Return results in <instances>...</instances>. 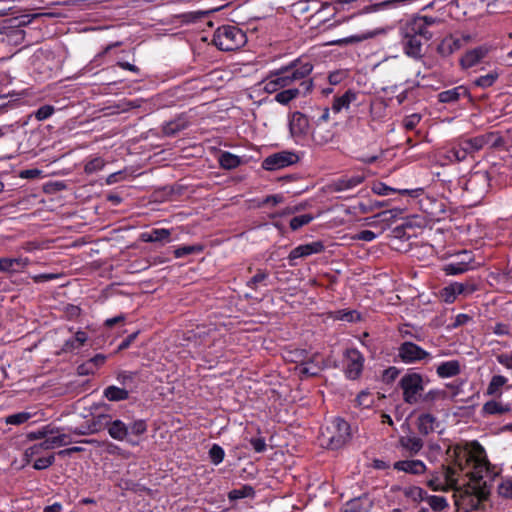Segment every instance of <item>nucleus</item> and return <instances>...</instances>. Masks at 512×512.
<instances>
[{
    "instance_id": "0e129e2a",
    "label": "nucleus",
    "mask_w": 512,
    "mask_h": 512,
    "mask_svg": "<svg viewBox=\"0 0 512 512\" xmlns=\"http://www.w3.org/2000/svg\"><path fill=\"white\" fill-rule=\"evenodd\" d=\"M55 462L54 454H51L47 457L37 458L33 463V468L36 470H44L52 466Z\"/></svg>"
},
{
    "instance_id": "c03bdc74",
    "label": "nucleus",
    "mask_w": 512,
    "mask_h": 512,
    "mask_svg": "<svg viewBox=\"0 0 512 512\" xmlns=\"http://www.w3.org/2000/svg\"><path fill=\"white\" fill-rule=\"evenodd\" d=\"M55 447L56 445L54 444L53 434L48 435L40 443L35 444L31 446L29 449H27L25 455L29 456L38 454L41 450H51Z\"/></svg>"
},
{
    "instance_id": "4d7b16f0",
    "label": "nucleus",
    "mask_w": 512,
    "mask_h": 512,
    "mask_svg": "<svg viewBox=\"0 0 512 512\" xmlns=\"http://www.w3.org/2000/svg\"><path fill=\"white\" fill-rule=\"evenodd\" d=\"M31 417L32 414L29 412H18L7 416L5 418V423L8 425H20L27 422Z\"/></svg>"
},
{
    "instance_id": "1a4fd4ad",
    "label": "nucleus",
    "mask_w": 512,
    "mask_h": 512,
    "mask_svg": "<svg viewBox=\"0 0 512 512\" xmlns=\"http://www.w3.org/2000/svg\"><path fill=\"white\" fill-rule=\"evenodd\" d=\"M323 436L327 439V445L330 449H339L351 438L350 425L343 418H333L330 425L326 427V431L323 432Z\"/></svg>"
},
{
    "instance_id": "b1692460",
    "label": "nucleus",
    "mask_w": 512,
    "mask_h": 512,
    "mask_svg": "<svg viewBox=\"0 0 512 512\" xmlns=\"http://www.w3.org/2000/svg\"><path fill=\"white\" fill-rule=\"evenodd\" d=\"M364 176L360 174L348 176L344 175L331 184V188L335 192L351 190L359 186L364 181Z\"/></svg>"
},
{
    "instance_id": "dca6fc26",
    "label": "nucleus",
    "mask_w": 512,
    "mask_h": 512,
    "mask_svg": "<svg viewBox=\"0 0 512 512\" xmlns=\"http://www.w3.org/2000/svg\"><path fill=\"white\" fill-rule=\"evenodd\" d=\"M313 89V81H305L299 87H289L277 91L274 100L281 105H288L300 95L306 96Z\"/></svg>"
},
{
    "instance_id": "052dcab7",
    "label": "nucleus",
    "mask_w": 512,
    "mask_h": 512,
    "mask_svg": "<svg viewBox=\"0 0 512 512\" xmlns=\"http://www.w3.org/2000/svg\"><path fill=\"white\" fill-rule=\"evenodd\" d=\"M371 34L352 35L349 37L341 38L333 41L332 43L337 46H346L349 44L359 43L368 39Z\"/></svg>"
},
{
    "instance_id": "4be33fe9",
    "label": "nucleus",
    "mask_w": 512,
    "mask_h": 512,
    "mask_svg": "<svg viewBox=\"0 0 512 512\" xmlns=\"http://www.w3.org/2000/svg\"><path fill=\"white\" fill-rule=\"evenodd\" d=\"M414 29L425 35V41H429L433 37V33L429 31V27L440 22V19L432 16H416L407 21Z\"/></svg>"
},
{
    "instance_id": "864d4df0",
    "label": "nucleus",
    "mask_w": 512,
    "mask_h": 512,
    "mask_svg": "<svg viewBox=\"0 0 512 512\" xmlns=\"http://www.w3.org/2000/svg\"><path fill=\"white\" fill-rule=\"evenodd\" d=\"M288 361L298 363L301 365L308 359V351L306 349H293L286 352V357Z\"/></svg>"
},
{
    "instance_id": "bf43d9fd",
    "label": "nucleus",
    "mask_w": 512,
    "mask_h": 512,
    "mask_svg": "<svg viewBox=\"0 0 512 512\" xmlns=\"http://www.w3.org/2000/svg\"><path fill=\"white\" fill-rule=\"evenodd\" d=\"M224 457H225L224 449L218 444H213L209 450L210 461L214 465H219L220 463L223 462Z\"/></svg>"
},
{
    "instance_id": "7ed1b4c3",
    "label": "nucleus",
    "mask_w": 512,
    "mask_h": 512,
    "mask_svg": "<svg viewBox=\"0 0 512 512\" xmlns=\"http://www.w3.org/2000/svg\"><path fill=\"white\" fill-rule=\"evenodd\" d=\"M147 429L148 425L144 419H136L126 424L120 419L112 418L107 433L116 441L136 447L140 444L141 437L147 432Z\"/></svg>"
},
{
    "instance_id": "6e6552de",
    "label": "nucleus",
    "mask_w": 512,
    "mask_h": 512,
    "mask_svg": "<svg viewBox=\"0 0 512 512\" xmlns=\"http://www.w3.org/2000/svg\"><path fill=\"white\" fill-rule=\"evenodd\" d=\"M490 175L488 171L479 170L469 174L462 181L464 191L471 196L473 203L480 202L490 188Z\"/></svg>"
},
{
    "instance_id": "6e6d98bb",
    "label": "nucleus",
    "mask_w": 512,
    "mask_h": 512,
    "mask_svg": "<svg viewBox=\"0 0 512 512\" xmlns=\"http://www.w3.org/2000/svg\"><path fill=\"white\" fill-rule=\"evenodd\" d=\"M313 219H314V216L311 214H302V215L293 217L290 220L289 225H290L291 230L296 231V230L300 229L301 227L308 225Z\"/></svg>"
},
{
    "instance_id": "8fccbe9b",
    "label": "nucleus",
    "mask_w": 512,
    "mask_h": 512,
    "mask_svg": "<svg viewBox=\"0 0 512 512\" xmlns=\"http://www.w3.org/2000/svg\"><path fill=\"white\" fill-rule=\"evenodd\" d=\"M431 509L435 512H441L448 507V502L443 496L429 495L427 494L425 500Z\"/></svg>"
},
{
    "instance_id": "a211bd4d",
    "label": "nucleus",
    "mask_w": 512,
    "mask_h": 512,
    "mask_svg": "<svg viewBox=\"0 0 512 512\" xmlns=\"http://www.w3.org/2000/svg\"><path fill=\"white\" fill-rule=\"evenodd\" d=\"M310 130L308 117L300 111L293 112L289 117V131L291 136L298 140L305 138Z\"/></svg>"
},
{
    "instance_id": "a878e982",
    "label": "nucleus",
    "mask_w": 512,
    "mask_h": 512,
    "mask_svg": "<svg viewBox=\"0 0 512 512\" xmlns=\"http://www.w3.org/2000/svg\"><path fill=\"white\" fill-rule=\"evenodd\" d=\"M373 507L372 500L367 496H360L347 501L340 512H370Z\"/></svg>"
},
{
    "instance_id": "de8ad7c7",
    "label": "nucleus",
    "mask_w": 512,
    "mask_h": 512,
    "mask_svg": "<svg viewBox=\"0 0 512 512\" xmlns=\"http://www.w3.org/2000/svg\"><path fill=\"white\" fill-rule=\"evenodd\" d=\"M268 278L269 272L266 269L259 268L256 270V274L247 281L246 286L252 290H257L259 284L267 285L265 281Z\"/></svg>"
},
{
    "instance_id": "72a5a7b5",
    "label": "nucleus",
    "mask_w": 512,
    "mask_h": 512,
    "mask_svg": "<svg viewBox=\"0 0 512 512\" xmlns=\"http://www.w3.org/2000/svg\"><path fill=\"white\" fill-rule=\"evenodd\" d=\"M398 332L400 337L404 340H411V341H424L425 335L421 331V329H417L411 324H403L398 328Z\"/></svg>"
},
{
    "instance_id": "ea45409f",
    "label": "nucleus",
    "mask_w": 512,
    "mask_h": 512,
    "mask_svg": "<svg viewBox=\"0 0 512 512\" xmlns=\"http://www.w3.org/2000/svg\"><path fill=\"white\" fill-rule=\"evenodd\" d=\"M399 443L410 454H417L423 447V441L417 436H401Z\"/></svg>"
},
{
    "instance_id": "a19ab883",
    "label": "nucleus",
    "mask_w": 512,
    "mask_h": 512,
    "mask_svg": "<svg viewBox=\"0 0 512 512\" xmlns=\"http://www.w3.org/2000/svg\"><path fill=\"white\" fill-rule=\"evenodd\" d=\"M218 162L220 167L226 170L235 169L242 163L239 156L228 151H223L220 153Z\"/></svg>"
},
{
    "instance_id": "bb28decb",
    "label": "nucleus",
    "mask_w": 512,
    "mask_h": 512,
    "mask_svg": "<svg viewBox=\"0 0 512 512\" xmlns=\"http://www.w3.org/2000/svg\"><path fill=\"white\" fill-rule=\"evenodd\" d=\"M393 468L397 471L419 475L425 472L426 465L421 460H400L394 463Z\"/></svg>"
},
{
    "instance_id": "aec40b11",
    "label": "nucleus",
    "mask_w": 512,
    "mask_h": 512,
    "mask_svg": "<svg viewBox=\"0 0 512 512\" xmlns=\"http://www.w3.org/2000/svg\"><path fill=\"white\" fill-rule=\"evenodd\" d=\"M31 264L28 257H0V272L8 275L19 274Z\"/></svg>"
},
{
    "instance_id": "9d476101",
    "label": "nucleus",
    "mask_w": 512,
    "mask_h": 512,
    "mask_svg": "<svg viewBox=\"0 0 512 512\" xmlns=\"http://www.w3.org/2000/svg\"><path fill=\"white\" fill-rule=\"evenodd\" d=\"M290 85L298 84V86L305 81H313L310 77L313 71V64L308 60L297 58L289 64L282 66Z\"/></svg>"
},
{
    "instance_id": "423d86ee",
    "label": "nucleus",
    "mask_w": 512,
    "mask_h": 512,
    "mask_svg": "<svg viewBox=\"0 0 512 512\" xmlns=\"http://www.w3.org/2000/svg\"><path fill=\"white\" fill-rule=\"evenodd\" d=\"M401 45L404 54L416 61L423 58V44L425 41V35L414 29L411 24L407 21L401 27Z\"/></svg>"
},
{
    "instance_id": "37998d69",
    "label": "nucleus",
    "mask_w": 512,
    "mask_h": 512,
    "mask_svg": "<svg viewBox=\"0 0 512 512\" xmlns=\"http://www.w3.org/2000/svg\"><path fill=\"white\" fill-rule=\"evenodd\" d=\"M508 382V379L502 375H494L487 387L486 394L493 397L502 395L501 388Z\"/></svg>"
},
{
    "instance_id": "f257e3e1",
    "label": "nucleus",
    "mask_w": 512,
    "mask_h": 512,
    "mask_svg": "<svg viewBox=\"0 0 512 512\" xmlns=\"http://www.w3.org/2000/svg\"><path fill=\"white\" fill-rule=\"evenodd\" d=\"M503 144L504 139L493 132L470 138H459L452 142L449 147L439 152V159L442 165L462 162L468 157H474L477 152L487 145H490L492 148H498Z\"/></svg>"
},
{
    "instance_id": "69168bd1",
    "label": "nucleus",
    "mask_w": 512,
    "mask_h": 512,
    "mask_svg": "<svg viewBox=\"0 0 512 512\" xmlns=\"http://www.w3.org/2000/svg\"><path fill=\"white\" fill-rule=\"evenodd\" d=\"M420 121L421 116L417 113H413L403 119V126L406 130H414Z\"/></svg>"
},
{
    "instance_id": "c9c22d12",
    "label": "nucleus",
    "mask_w": 512,
    "mask_h": 512,
    "mask_svg": "<svg viewBox=\"0 0 512 512\" xmlns=\"http://www.w3.org/2000/svg\"><path fill=\"white\" fill-rule=\"evenodd\" d=\"M329 317L333 320L345 321L348 323H356L361 321V314L357 310L341 309L329 313Z\"/></svg>"
},
{
    "instance_id": "680f3d73",
    "label": "nucleus",
    "mask_w": 512,
    "mask_h": 512,
    "mask_svg": "<svg viewBox=\"0 0 512 512\" xmlns=\"http://www.w3.org/2000/svg\"><path fill=\"white\" fill-rule=\"evenodd\" d=\"M373 403V397L368 391H361L355 399V406L361 408H370Z\"/></svg>"
},
{
    "instance_id": "58836bf2",
    "label": "nucleus",
    "mask_w": 512,
    "mask_h": 512,
    "mask_svg": "<svg viewBox=\"0 0 512 512\" xmlns=\"http://www.w3.org/2000/svg\"><path fill=\"white\" fill-rule=\"evenodd\" d=\"M103 395L109 401H124L129 398V390L127 388H120L115 385H110L104 389Z\"/></svg>"
},
{
    "instance_id": "f03ea898",
    "label": "nucleus",
    "mask_w": 512,
    "mask_h": 512,
    "mask_svg": "<svg viewBox=\"0 0 512 512\" xmlns=\"http://www.w3.org/2000/svg\"><path fill=\"white\" fill-rule=\"evenodd\" d=\"M464 458L466 463L473 462L475 471L468 472L467 476L469 477V483L463 485L459 490H461L460 496L463 500L466 498H476L477 503L482 500H485L487 497V491L483 486V476L481 471L483 468H487L488 461L485 458L476 457L472 455L470 452L464 451Z\"/></svg>"
},
{
    "instance_id": "ddd939ff",
    "label": "nucleus",
    "mask_w": 512,
    "mask_h": 512,
    "mask_svg": "<svg viewBox=\"0 0 512 512\" xmlns=\"http://www.w3.org/2000/svg\"><path fill=\"white\" fill-rule=\"evenodd\" d=\"M345 360L344 374L349 380H357L363 372L365 357L357 348H347L343 354Z\"/></svg>"
},
{
    "instance_id": "603ef678",
    "label": "nucleus",
    "mask_w": 512,
    "mask_h": 512,
    "mask_svg": "<svg viewBox=\"0 0 512 512\" xmlns=\"http://www.w3.org/2000/svg\"><path fill=\"white\" fill-rule=\"evenodd\" d=\"M427 494V491L417 486H411L404 490L405 497L411 499L414 502L425 501Z\"/></svg>"
},
{
    "instance_id": "49530a36",
    "label": "nucleus",
    "mask_w": 512,
    "mask_h": 512,
    "mask_svg": "<svg viewBox=\"0 0 512 512\" xmlns=\"http://www.w3.org/2000/svg\"><path fill=\"white\" fill-rule=\"evenodd\" d=\"M203 250L204 246L202 244L182 245L175 248L174 256L175 258H182L187 255L201 253Z\"/></svg>"
},
{
    "instance_id": "338daca9",
    "label": "nucleus",
    "mask_w": 512,
    "mask_h": 512,
    "mask_svg": "<svg viewBox=\"0 0 512 512\" xmlns=\"http://www.w3.org/2000/svg\"><path fill=\"white\" fill-rule=\"evenodd\" d=\"M24 40V32L21 29H11L8 33H6V41L7 43H15L19 44Z\"/></svg>"
},
{
    "instance_id": "f3484780",
    "label": "nucleus",
    "mask_w": 512,
    "mask_h": 512,
    "mask_svg": "<svg viewBox=\"0 0 512 512\" xmlns=\"http://www.w3.org/2000/svg\"><path fill=\"white\" fill-rule=\"evenodd\" d=\"M462 453L464 454V451L461 449V447L456 446L453 450L455 466H447L444 471V478L446 484L459 494L461 493V490H459L461 487L457 486L458 479L456 476L458 475L459 472H463L465 469V465L462 463L461 460Z\"/></svg>"
},
{
    "instance_id": "3c124183",
    "label": "nucleus",
    "mask_w": 512,
    "mask_h": 512,
    "mask_svg": "<svg viewBox=\"0 0 512 512\" xmlns=\"http://www.w3.org/2000/svg\"><path fill=\"white\" fill-rule=\"evenodd\" d=\"M105 160L102 157H93L86 161L84 165V172L86 174H93L101 171L105 166Z\"/></svg>"
},
{
    "instance_id": "09e8293b",
    "label": "nucleus",
    "mask_w": 512,
    "mask_h": 512,
    "mask_svg": "<svg viewBox=\"0 0 512 512\" xmlns=\"http://www.w3.org/2000/svg\"><path fill=\"white\" fill-rule=\"evenodd\" d=\"M299 376L301 378H307L312 376H317L319 374L320 368L317 365H314L312 361H305L301 365L297 367Z\"/></svg>"
},
{
    "instance_id": "c756f323",
    "label": "nucleus",
    "mask_w": 512,
    "mask_h": 512,
    "mask_svg": "<svg viewBox=\"0 0 512 512\" xmlns=\"http://www.w3.org/2000/svg\"><path fill=\"white\" fill-rule=\"evenodd\" d=\"M171 232L165 228H154L149 232L141 234L140 238L143 242L154 243V242H169Z\"/></svg>"
},
{
    "instance_id": "e433bc0d",
    "label": "nucleus",
    "mask_w": 512,
    "mask_h": 512,
    "mask_svg": "<svg viewBox=\"0 0 512 512\" xmlns=\"http://www.w3.org/2000/svg\"><path fill=\"white\" fill-rule=\"evenodd\" d=\"M436 417L430 413H423L417 419V428L420 434L426 436L433 432L436 424Z\"/></svg>"
},
{
    "instance_id": "473e14b6",
    "label": "nucleus",
    "mask_w": 512,
    "mask_h": 512,
    "mask_svg": "<svg viewBox=\"0 0 512 512\" xmlns=\"http://www.w3.org/2000/svg\"><path fill=\"white\" fill-rule=\"evenodd\" d=\"M501 72L498 68L490 70L487 74L481 75L473 80L472 84L481 89L492 87L499 79Z\"/></svg>"
},
{
    "instance_id": "c85d7f7f",
    "label": "nucleus",
    "mask_w": 512,
    "mask_h": 512,
    "mask_svg": "<svg viewBox=\"0 0 512 512\" xmlns=\"http://www.w3.org/2000/svg\"><path fill=\"white\" fill-rule=\"evenodd\" d=\"M88 341V335L85 331L78 330L75 332L74 336L67 339L63 346L62 351L64 353H73L82 348L86 342Z\"/></svg>"
},
{
    "instance_id": "2eb2a0df",
    "label": "nucleus",
    "mask_w": 512,
    "mask_h": 512,
    "mask_svg": "<svg viewBox=\"0 0 512 512\" xmlns=\"http://www.w3.org/2000/svg\"><path fill=\"white\" fill-rule=\"evenodd\" d=\"M262 84L263 90L269 94L291 87L282 67L270 71L265 79H263Z\"/></svg>"
},
{
    "instance_id": "5701e85b",
    "label": "nucleus",
    "mask_w": 512,
    "mask_h": 512,
    "mask_svg": "<svg viewBox=\"0 0 512 512\" xmlns=\"http://www.w3.org/2000/svg\"><path fill=\"white\" fill-rule=\"evenodd\" d=\"M470 92L467 87L463 85L456 86L454 88L444 90L437 95L440 103L451 104L456 103L461 98L469 97Z\"/></svg>"
},
{
    "instance_id": "39448f33",
    "label": "nucleus",
    "mask_w": 512,
    "mask_h": 512,
    "mask_svg": "<svg viewBox=\"0 0 512 512\" xmlns=\"http://www.w3.org/2000/svg\"><path fill=\"white\" fill-rule=\"evenodd\" d=\"M429 379L419 372L408 370L399 380L398 386L402 391V398L406 404L414 405L419 401L421 393Z\"/></svg>"
},
{
    "instance_id": "cd10ccee",
    "label": "nucleus",
    "mask_w": 512,
    "mask_h": 512,
    "mask_svg": "<svg viewBox=\"0 0 512 512\" xmlns=\"http://www.w3.org/2000/svg\"><path fill=\"white\" fill-rule=\"evenodd\" d=\"M436 373L438 377L441 379L455 377L461 373V364L458 360H449L441 362L436 367Z\"/></svg>"
},
{
    "instance_id": "20e7f679",
    "label": "nucleus",
    "mask_w": 512,
    "mask_h": 512,
    "mask_svg": "<svg viewBox=\"0 0 512 512\" xmlns=\"http://www.w3.org/2000/svg\"><path fill=\"white\" fill-rule=\"evenodd\" d=\"M247 42L246 33L237 26L223 25L213 34L212 43L221 51H235Z\"/></svg>"
},
{
    "instance_id": "6ab92c4d",
    "label": "nucleus",
    "mask_w": 512,
    "mask_h": 512,
    "mask_svg": "<svg viewBox=\"0 0 512 512\" xmlns=\"http://www.w3.org/2000/svg\"><path fill=\"white\" fill-rule=\"evenodd\" d=\"M325 250V246L322 241H313L295 247L288 255V261L290 266H296V259L305 258L313 254L322 253Z\"/></svg>"
},
{
    "instance_id": "a18cd8bd",
    "label": "nucleus",
    "mask_w": 512,
    "mask_h": 512,
    "mask_svg": "<svg viewBox=\"0 0 512 512\" xmlns=\"http://www.w3.org/2000/svg\"><path fill=\"white\" fill-rule=\"evenodd\" d=\"M187 127L184 120L176 119L166 122L162 126V132L166 136H174Z\"/></svg>"
},
{
    "instance_id": "9b49d317",
    "label": "nucleus",
    "mask_w": 512,
    "mask_h": 512,
    "mask_svg": "<svg viewBox=\"0 0 512 512\" xmlns=\"http://www.w3.org/2000/svg\"><path fill=\"white\" fill-rule=\"evenodd\" d=\"M478 290V284L474 280L465 282H452L443 287L440 292V298L447 304L455 302L458 296L468 297Z\"/></svg>"
},
{
    "instance_id": "4468645a",
    "label": "nucleus",
    "mask_w": 512,
    "mask_h": 512,
    "mask_svg": "<svg viewBox=\"0 0 512 512\" xmlns=\"http://www.w3.org/2000/svg\"><path fill=\"white\" fill-rule=\"evenodd\" d=\"M299 161V156L293 151H281L269 155L262 161V168L267 171H275L294 165Z\"/></svg>"
},
{
    "instance_id": "5fc2aeb1",
    "label": "nucleus",
    "mask_w": 512,
    "mask_h": 512,
    "mask_svg": "<svg viewBox=\"0 0 512 512\" xmlns=\"http://www.w3.org/2000/svg\"><path fill=\"white\" fill-rule=\"evenodd\" d=\"M283 201H284V196L282 194L267 195L266 197H264L260 200H254V202H256L255 206L258 208H261L264 206L275 207L278 204L282 203Z\"/></svg>"
},
{
    "instance_id": "f704fd0d",
    "label": "nucleus",
    "mask_w": 512,
    "mask_h": 512,
    "mask_svg": "<svg viewBox=\"0 0 512 512\" xmlns=\"http://www.w3.org/2000/svg\"><path fill=\"white\" fill-rule=\"evenodd\" d=\"M111 420L112 416L109 414L101 413L94 415L89 423L90 433H97L102 430H106L108 432Z\"/></svg>"
},
{
    "instance_id": "2f4dec72",
    "label": "nucleus",
    "mask_w": 512,
    "mask_h": 512,
    "mask_svg": "<svg viewBox=\"0 0 512 512\" xmlns=\"http://www.w3.org/2000/svg\"><path fill=\"white\" fill-rule=\"evenodd\" d=\"M358 94L351 89H348L341 96L334 97L332 103V110L335 113H339L343 109H348L350 104L357 99Z\"/></svg>"
},
{
    "instance_id": "f8f14e48",
    "label": "nucleus",
    "mask_w": 512,
    "mask_h": 512,
    "mask_svg": "<svg viewBox=\"0 0 512 512\" xmlns=\"http://www.w3.org/2000/svg\"><path fill=\"white\" fill-rule=\"evenodd\" d=\"M494 50V46L484 43L466 50L459 59L461 69L468 70L484 62V59Z\"/></svg>"
},
{
    "instance_id": "79ce46f5",
    "label": "nucleus",
    "mask_w": 512,
    "mask_h": 512,
    "mask_svg": "<svg viewBox=\"0 0 512 512\" xmlns=\"http://www.w3.org/2000/svg\"><path fill=\"white\" fill-rule=\"evenodd\" d=\"M227 497L230 502H236L237 500L244 498H254L255 489L249 484H244L239 489L229 491Z\"/></svg>"
},
{
    "instance_id": "393cba45",
    "label": "nucleus",
    "mask_w": 512,
    "mask_h": 512,
    "mask_svg": "<svg viewBox=\"0 0 512 512\" xmlns=\"http://www.w3.org/2000/svg\"><path fill=\"white\" fill-rule=\"evenodd\" d=\"M312 139L315 144L323 146L333 141L335 131L328 124H316L312 130Z\"/></svg>"
},
{
    "instance_id": "774afa93",
    "label": "nucleus",
    "mask_w": 512,
    "mask_h": 512,
    "mask_svg": "<svg viewBox=\"0 0 512 512\" xmlns=\"http://www.w3.org/2000/svg\"><path fill=\"white\" fill-rule=\"evenodd\" d=\"M498 493L504 498H512V479L502 482L498 486Z\"/></svg>"
},
{
    "instance_id": "13d9d810",
    "label": "nucleus",
    "mask_w": 512,
    "mask_h": 512,
    "mask_svg": "<svg viewBox=\"0 0 512 512\" xmlns=\"http://www.w3.org/2000/svg\"><path fill=\"white\" fill-rule=\"evenodd\" d=\"M55 433L54 428L50 425L43 426L36 431H31L27 434L29 440H43L46 436Z\"/></svg>"
},
{
    "instance_id": "e2e57ef3",
    "label": "nucleus",
    "mask_w": 512,
    "mask_h": 512,
    "mask_svg": "<svg viewBox=\"0 0 512 512\" xmlns=\"http://www.w3.org/2000/svg\"><path fill=\"white\" fill-rule=\"evenodd\" d=\"M55 112V108L52 105H43L40 106L37 110L33 112L35 118L39 121H43L51 117Z\"/></svg>"
},
{
    "instance_id": "4c0bfd02",
    "label": "nucleus",
    "mask_w": 512,
    "mask_h": 512,
    "mask_svg": "<svg viewBox=\"0 0 512 512\" xmlns=\"http://www.w3.org/2000/svg\"><path fill=\"white\" fill-rule=\"evenodd\" d=\"M511 411L509 404H503L496 400L487 401L482 407L484 415H503Z\"/></svg>"
},
{
    "instance_id": "412c9836",
    "label": "nucleus",
    "mask_w": 512,
    "mask_h": 512,
    "mask_svg": "<svg viewBox=\"0 0 512 512\" xmlns=\"http://www.w3.org/2000/svg\"><path fill=\"white\" fill-rule=\"evenodd\" d=\"M372 190L375 194H378L381 196H389V195H393V194H398L401 197H407V198H411V199H417L421 195L424 194V189L421 187L414 188V189H399V190H397V189L391 188L381 182L374 184Z\"/></svg>"
},
{
    "instance_id": "0eeeda50",
    "label": "nucleus",
    "mask_w": 512,
    "mask_h": 512,
    "mask_svg": "<svg viewBox=\"0 0 512 512\" xmlns=\"http://www.w3.org/2000/svg\"><path fill=\"white\" fill-rule=\"evenodd\" d=\"M395 360L406 365H425L433 360V355L414 341L404 340L397 347Z\"/></svg>"
},
{
    "instance_id": "7c9ffc66",
    "label": "nucleus",
    "mask_w": 512,
    "mask_h": 512,
    "mask_svg": "<svg viewBox=\"0 0 512 512\" xmlns=\"http://www.w3.org/2000/svg\"><path fill=\"white\" fill-rule=\"evenodd\" d=\"M462 254L465 255L467 259H463L460 262H451L444 266L443 271L446 275H459L470 269L472 257L467 251H464Z\"/></svg>"
}]
</instances>
